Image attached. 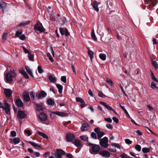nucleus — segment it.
Segmentation results:
<instances>
[{"label": "nucleus", "instance_id": "nucleus-7", "mask_svg": "<svg viewBox=\"0 0 158 158\" xmlns=\"http://www.w3.org/2000/svg\"><path fill=\"white\" fill-rule=\"evenodd\" d=\"M144 2L145 4H148V6L150 7H154L156 4L154 0H144Z\"/></svg>", "mask_w": 158, "mask_h": 158}, {"label": "nucleus", "instance_id": "nucleus-24", "mask_svg": "<svg viewBox=\"0 0 158 158\" xmlns=\"http://www.w3.org/2000/svg\"><path fill=\"white\" fill-rule=\"evenodd\" d=\"M30 23V21H27L24 22H22L17 26V27H23L26 25H28Z\"/></svg>", "mask_w": 158, "mask_h": 158}, {"label": "nucleus", "instance_id": "nucleus-8", "mask_svg": "<svg viewBox=\"0 0 158 158\" xmlns=\"http://www.w3.org/2000/svg\"><path fill=\"white\" fill-rule=\"evenodd\" d=\"M75 137L74 134L69 133L66 135V139L67 141L70 142L73 141L75 139Z\"/></svg>", "mask_w": 158, "mask_h": 158}, {"label": "nucleus", "instance_id": "nucleus-6", "mask_svg": "<svg viewBox=\"0 0 158 158\" xmlns=\"http://www.w3.org/2000/svg\"><path fill=\"white\" fill-rule=\"evenodd\" d=\"M94 131L96 133L98 139H100L105 135V133L103 131H100L99 128H95Z\"/></svg>", "mask_w": 158, "mask_h": 158}, {"label": "nucleus", "instance_id": "nucleus-50", "mask_svg": "<svg viewBox=\"0 0 158 158\" xmlns=\"http://www.w3.org/2000/svg\"><path fill=\"white\" fill-rule=\"evenodd\" d=\"M61 81L64 83L66 82V77L65 76H62L61 78Z\"/></svg>", "mask_w": 158, "mask_h": 158}, {"label": "nucleus", "instance_id": "nucleus-44", "mask_svg": "<svg viewBox=\"0 0 158 158\" xmlns=\"http://www.w3.org/2000/svg\"><path fill=\"white\" fill-rule=\"evenodd\" d=\"M111 145L113 147H115L117 148L120 149V145L118 143H112Z\"/></svg>", "mask_w": 158, "mask_h": 158}, {"label": "nucleus", "instance_id": "nucleus-21", "mask_svg": "<svg viewBox=\"0 0 158 158\" xmlns=\"http://www.w3.org/2000/svg\"><path fill=\"white\" fill-rule=\"evenodd\" d=\"M16 104L19 107H21L23 105V103L21 100L19 99H17L16 100Z\"/></svg>", "mask_w": 158, "mask_h": 158}, {"label": "nucleus", "instance_id": "nucleus-60", "mask_svg": "<svg viewBox=\"0 0 158 158\" xmlns=\"http://www.w3.org/2000/svg\"><path fill=\"white\" fill-rule=\"evenodd\" d=\"M112 119L116 123H117L118 121V119L115 117H113L112 118Z\"/></svg>", "mask_w": 158, "mask_h": 158}, {"label": "nucleus", "instance_id": "nucleus-58", "mask_svg": "<svg viewBox=\"0 0 158 158\" xmlns=\"http://www.w3.org/2000/svg\"><path fill=\"white\" fill-rule=\"evenodd\" d=\"M24 132L27 134L28 136H29L31 134V133L29 130H25L24 131Z\"/></svg>", "mask_w": 158, "mask_h": 158}, {"label": "nucleus", "instance_id": "nucleus-25", "mask_svg": "<svg viewBox=\"0 0 158 158\" xmlns=\"http://www.w3.org/2000/svg\"><path fill=\"white\" fill-rule=\"evenodd\" d=\"M37 133L41 136L43 137L44 138L47 139H48V136L44 133L40 132L39 131L37 132Z\"/></svg>", "mask_w": 158, "mask_h": 158}, {"label": "nucleus", "instance_id": "nucleus-5", "mask_svg": "<svg viewBox=\"0 0 158 158\" xmlns=\"http://www.w3.org/2000/svg\"><path fill=\"white\" fill-rule=\"evenodd\" d=\"M34 29L35 30L38 31L40 32L44 31V28L41 23H37L34 27Z\"/></svg>", "mask_w": 158, "mask_h": 158}, {"label": "nucleus", "instance_id": "nucleus-20", "mask_svg": "<svg viewBox=\"0 0 158 158\" xmlns=\"http://www.w3.org/2000/svg\"><path fill=\"white\" fill-rule=\"evenodd\" d=\"M99 153L103 156L108 157L110 155V153L107 151H101Z\"/></svg>", "mask_w": 158, "mask_h": 158}, {"label": "nucleus", "instance_id": "nucleus-55", "mask_svg": "<svg viewBox=\"0 0 158 158\" xmlns=\"http://www.w3.org/2000/svg\"><path fill=\"white\" fill-rule=\"evenodd\" d=\"M60 31L61 34L63 35L64 34V29L62 28H60Z\"/></svg>", "mask_w": 158, "mask_h": 158}, {"label": "nucleus", "instance_id": "nucleus-59", "mask_svg": "<svg viewBox=\"0 0 158 158\" xmlns=\"http://www.w3.org/2000/svg\"><path fill=\"white\" fill-rule=\"evenodd\" d=\"M104 120L106 121L109 123H111L112 122V119L110 118H105Z\"/></svg>", "mask_w": 158, "mask_h": 158}, {"label": "nucleus", "instance_id": "nucleus-4", "mask_svg": "<svg viewBox=\"0 0 158 158\" xmlns=\"http://www.w3.org/2000/svg\"><path fill=\"white\" fill-rule=\"evenodd\" d=\"M3 104L5 106L4 107L2 103L0 102V108H3L6 111V112L8 113L10 111V106L8 104L6 100L3 101Z\"/></svg>", "mask_w": 158, "mask_h": 158}, {"label": "nucleus", "instance_id": "nucleus-38", "mask_svg": "<svg viewBox=\"0 0 158 158\" xmlns=\"http://www.w3.org/2000/svg\"><path fill=\"white\" fill-rule=\"evenodd\" d=\"M142 151L144 153H147L150 152V149L149 148H143Z\"/></svg>", "mask_w": 158, "mask_h": 158}, {"label": "nucleus", "instance_id": "nucleus-37", "mask_svg": "<svg viewBox=\"0 0 158 158\" xmlns=\"http://www.w3.org/2000/svg\"><path fill=\"white\" fill-rule=\"evenodd\" d=\"M100 58L103 60H105L106 59V55L100 53L99 55Z\"/></svg>", "mask_w": 158, "mask_h": 158}, {"label": "nucleus", "instance_id": "nucleus-45", "mask_svg": "<svg viewBox=\"0 0 158 158\" xmlns=\"http://www.w3.org/2000/svg\"><path fill=\"white\" fill-rule=\"evenodd\" d=\"M38 71V73H41L43 72V70L41 68V67L40 66H39L37 68Z\"/></svg>", "mask_w": 158, "mask_h": 158}, {"label": "nucleus", "instance_id": "nucleus-52", "mask_svg": "<svg viewBox=\"0 0 158 158\" xmlns=\"http://www.w3.org/2000/svg\"><path fill=\"white\" fill-rule=\"evenodd\" d=\"M125 142L127 144H130L132 143L131 141L127 139H125Z\"/></svg>", "mask_w": 158, "mask_h": 158}, {"label": "nucleus", "instance_id": "nucleus-62", "mask_svg": "<svg viewBox=\"0 0 158 158\" xmlns=\"http://www.w3.org/2000/svg\"><path fill=\"white\" fill-rule=\"evenodd\" d=\"M85 102L84 100H83L82 102H81V106L82 108H83L85 105Z\"/></svg>", "mask_w": 158, "mask_h": 158}, {"label": "nucleus", "instance_id": "nucleus-29", "mask_svg": "<svg viewBox=\"0 0 158 158\" xmlns=\"http://www.w3.org/2000/svg\"><path fill=\"white\" fill-rule=\"evenodd\" d=\"M38 93H35L34 91H32L30 94V96L33 98V99L35 100L36 98L37 94Z\"/></svg>", "mask_w": 158, "mask_h": 158}, {"label": "nucleus", "instance_id": "nucleus-48", "mask_svg": "<svg viewBox=\"0 0 158 158\" xmlns=\"http://www.w3.org/2000/svg\"><path fill=\"white\" fill-rule=\"evenodd\" d=\"M22 48H23L24 52L26 53H27L28 54L30 53V52L24 46H22Z\"/></svg>", "mask_w": 158, "mask_h": 158}, {"label": "nucleus", "instance_id": "nucleus-42", "mask_svg": "<svg viewBox=\"0 0 158 158\" xmlns=\"http://www.w3.org/2000/svg\"><path fill=\"white\" fill-rule=\"evenodd\" d=\"M151 76L152 79L153 80L158 83V81L157 79L155 77L153 73L152 72L151 73Z\"/></svg>", "mask_w": 158, "mask_h": 158}, {"label": "nucleus", "instance_id": "nucleus-54", "mask_svg": "<svg viewBox=\"0 0 158 158\" xmlns=\"http://www.w3.org/2000/svg\"><path fill=\"white\" fill-rule=\"evenodd\" d=\"M120 157L122 158H128L127 155L125 153L121 154L120 155Z\"/></svg>", "mask_w": 158, "mask_h": 158}, {"label": "nucleus", "instance_id": "nucleus-9", "mask_svg": "<svg viewBox=\"0 0 158 158\" xmlns=\"http://www.w3.org/2000/svg\"><path fill=\"white\" fill-rule=\"evenodd\" d=\"M52 113L61 117H66L68 116V113L60 111L52 112Z\"/></svg>", "mask_w": 158, "mask_h": 158}, {"label": "nucleus", "instance_id": "nucleus-27", "mask_svg": "<svg viewBox=\"0 0 158 158\" xmlns=\"http://www.w3.org/2000/svg\"><path fill=\"white\" fill-rule=\"evenodd\" d=\"M88 54L90 58L91 61L94 57V52L91 50L89 49L88 50Z\"/></svg>", "mask_w": 158, "mask_h": 158}, {"label": "nucleus", "instance_id": "nucleus-13", "mask_svg": "<svg viewBox=\"0 0 158 158\" xmlns=\"http://www.w3.org/2000/svg\"><path fill=\"white\" fill-rule=\"evenodd\" d=\"M9 140L10 143L12 144H16L19 143L20 142V140L18 138H14L13 139L10 138Z\"/></svg>", "mask_w": 158, "mask_h": 158}, {"label": "nucleus", "instance_id": "nucleus-19", "mask_svg": "<svg viewBox=\"0 0 158 158\" xmlns=\"http://www.w3.org/2000/svg\"><path fill=\"white\" fill-rule=\"evenodd\" d=\"M39 117L40 119L43 121H46L47 119V116L46 114L43 112L40 113Z\"/></svg>", "mask_w": 158, "mask_h": 158}, {"label": "nucleus", "instance_id": "nucleus-51", "mask_svg": "<svg viewBox=\"0 0 158 158\" xmlns=\"http://www.w3.org/2000/svg\"><path fill=\"white\" fill-rule=\"evenodd\" d=\"M54 155L56 158H61L62 157V156L57 152L54 154Z\"/></svg>", "mask_w": 158, "mask_h": 158}, {"label": "nucleus", "instance_id": "nucleus-23", "mask_svg": "<svg viewBox=\"0 0 158 158\" xmlns=\"http://www.w3.org/2000/svg\"><path fill=\"white\" fill-rule=\"evenodd\" d=\"M6 6V3L2 0H0V9H5Z\"/></svg>", "mask_w": 158, "mask_h": 158}, {"label": "nucleus", "instance_id": "nucleus-15", "mask_svg": "<svg viewBox=\"0 0 158 158\" xmlns=\"http://www.w3.org/2000/svg\"><path fill=\"white\" fill-rule=\"evenodd\" d=\"M28 142L35 148L38 150L42 149V147L37 143L31 141H29Z\"/></svg>", "mask_w": 158, "mask_h": 158}, {"label": "nucleus", "instance_id": "nucleus-28", "mask_svg": "<svg viewBox=\"0 0 158 158\" xmlns=\"http://www.w3.org/2000/svg\"><path fill=\"white\" fill-rule=\"evenodd\" d=\"M91 34L92 39L94 40H96L97 38L95 34L94 29H92L91 32Z\"/></svg>", "mask_w": 158, "mask_h": 158}, {"label": "nucleus", "instance_id": "nucleus-22", "mask_svg": "<svg viewBox=\"0 0 158 158\" xmlns=\"http://www.w3.org/2000/svg\"><path fill=\"white\" fill-rule=\"evenodd\" d=\"M99 3L96 1H94L92 3V6L95 10H99L98 6Z\"/></svg>", "mask_w": 158, "mask_h": 158}, {"label": "nucleus", "instance_id": "nucleus-16", "mask_svg": "<svg viewBox=\"0 0 158 158\" xmlns=\"http://www.w3.org/2000/svg\"><path fill=\"white\" fill-rule=\"evenodd\" d=\"M47 95L46 93L43 90L41 91L40 93H38V98L39 99H41L42 97L44 98Z\"/></svg>", "mask_w": 158, "mask_h": 158}, {"label": "nucleus", "instance_id": "nucleus-2", "mask_svg": "<svg viewBox=\"0 0 158 158\" xmlns=\"http://www.w3.org/2000/svg\"><path fill=\"white\" fill-rule=\"evenodd\" d=\"M92 146L91 148L89 150L90 153L92 154H97L100 149V146L97 144L92 143V145H89Z\"/></svg>", "mask_w": 158, "mask_h": 158}, {"label": "nucleus", "instance_id": "nucleus-32", "mask_svg": "<svg viewBox=\"0 0 158 158\" xmlns=\"http://www.w3.org/2000/svg\"><path fill=\"white\" fill-rule=\"evenodd\" d=\"M56 86L58 89V92L60 93L62 92L63 90V86L59 84H57L56 85Z\"/></svg>", "mask_w": 158, "mask_h": 158}, {"label": "nucleus", "instance_id": "nucleus-64", "mask_svg": "<svg viewBox=\"0 0 158 158\" xmlns=\"http://www.w3.org/2000/svg\"><path fill=\"white\" fill-rule=\"evenodd\" d=\"M109 150L110 151L114 152H115L117 151L116 149L114 148H109Z\"/></svg>", "mask_w": 158, "mask_h": 158}, {"label": "nucleus", "instance_id": "nucleus-47", "mask_svg": "<svg viewBox=\"0 0 158 158\" xmlns=\"http://www.w3.org/2000/svg\"><path fill=\"white\" fill-rule=\"evenodd\" d=\"M28 57L29 59L31 61H33L34 56L32 55L30 53L28 54Z\"/></svg>", "mask_w": 158, "mask_h": 158}, {"label": "nucleus", "instance_id": "nucleus-17", "mask_svg": "<svg viewBox=\"0 0 158 158\" xmlns=\"http://www.w3.org/2000/svg\"><path fill=\"white\" fill-rule=\"evenodd\" d=\"M23 96L25 102H28L30 101V99L28 93H24L23 94Z\"/></svg>", "mask_w": 158, "mask_h": 158}, {"label": "nucleus", "instance_id": "nucleus-12", "mask_svg": "<svg viewBox=\"0 0 158 158\" xmlns=\"http://www.w3.org/2000/svg\"><path fill=\"white\" fill-rule=\"evenodd\" d=\"M80 138L82 140L86 142L88 145H92V143L89 142L88 137L86 135H81L80 136Z\"/></svg>", "mask_w": 158, "mask_h": 158}, {"label": "nucleus", "instance_id": "nucleus-31", "mask_svg": "<svg viewBox=\"0 0 158 158\" xmlns=\"http://www.w3.org/2000/svg\"><path fill=\"white\" fill-rule=\"evenodd\" d=\"M48 79L50 81L52 82H55L56 81V79L51 75H50L48 76Z\"/></svg>", "mask_w": 158, "mask_h": 158}, {"label": "nucleus", "instance_id": "nucleus-11", "mask_svg": "<svg viewBox=\"0 0 158 158\" xmlns=\"http://www.w3.org/2000/svg\"><path fill=\"white\" fill-rule=\"evenodd\" d=\"M12 93V90L8 89H4V93L7 98H10Z\"/></svg>", "mask_w": 158, "mask_h": 158}, {"label": "nucleus", "instance_id": "nucleus-18", "mask_svg": "<svg viewBox=\"0 0 158 158\" xmlns=\"http://www.w3.org/2000/svg\"><path fill=\"white\" fill-rule=\"evenodd\" d=\"M99 103L101 104L102 105L104 106L108 110L112 111L113 109L111 107H110V106H109V105H108L105 102H100Z\"/></svg>", "mask_w": 158, "mask_h": 158}, {"label": "nucleus", "instance_id": "nucleus-57", "mask_svg": "<svg viewBox=\"0 0 158 158\" xmlns=\"http://www.w3.org/2000/svg\"><path fill=\"white\" fill-rule=\"evenodd\" d=\"M98 95L100 97L104 98L106 97V95H104L102 93L99 91V93H98Z\"/></svg>", "mask_w": 158, "mask_h": 158}, {"label": "nucleus", "instance_id": "nucleus-53", "mask_svg": "<svg viewBox=\"0 0 158 158\" xmlns=\"http://www.w3.org/2000/svg\"><path fill=\"white\" fill-rule=\"evenodd\" d=\"M151 87L152 89L155 88H157V87L156 86V84L154 82H152L151 85Z\"/></svg>", "mask_w": 158, "mask_h": 158}, {"label": "nucleus", "instance_id": "nucleus-1", "mask_svg": "<svg viewBox=\"0 0 158 158\" xmlns=\"http://www.w3.org/2000/svg\"><path fill=\"white\" fill-rule=\"evenodd\" d=\"M17 75V71L13 70L10 72L7 73L5 75V78L7 82H11L13 77H15Z\"/></svg>", "mask_w": 158, "mask_h": 158}, {"label": "nucleus", "instance_id": "nucleus-30", "mask_svg": "<svg viewBox=\"0 0 158 158\" xmlns=\"http://www.w3.org/2000/svg\"><path fill=\"white\" fill-rule=\"evenodd\" d=\"M56 152L61 155H64L65 154V152L63 150L61 149H57L56 150Z\"/></svg>", "mask_w": 158, "mask_h": 158}, {"label": "nucleus", "instance_id": "nucleus-40", "mask_svg": "<svg viewBox=\"0 0 158 158\" xmlns=\"http://www.w3.org/2000/svg\"><path fill=\"white\" fill-rule=\"evenodd\" d=\"M22 33V30L17 31L16 32L15 35L17 37H19Z\"/></svg>", "mask_w": 158, "mask_h": 158}, {"label": "nucleus", "instance_id": "nucleus-46", "mask_svg": "<svg viewBox=\"0 0 158 158\" xmlns=\"http://www.w3.org/2000/svg\"><path fill=\"white\" fill-rule=\"evenodd\" d=\"M91 137L93 139H96L97 135L94 132H92L91 134Z\"/></svg>", "mask_w": 158, "mask_h": 158}, {"label": "nucleus", "instance_id": "nucleus-14", "mask_svg": "<svg viewBox=\"0 0 158 158\" xmlns=\"http://www.w3.org/2000/svg\"><path fill=\"white\" fill-rule=\"evenodd\" d=\"M26 115V114L24 111L22 110L19 111L17 113L18 116L20 119H23L24 118Z\"/></svg>", "mask_w": 158, "mask_h": 158}, {"label": "nucleus", "instance_id": "nucleus-39", "mask_svg": "<svg viewBox=\"0 0 158 158\" xmlns=\"http://www.w3.org/2000/svg\"><path fill=\"white\" fill-rule=\"evenodd\" d=\"M7 37V33H4L2 35V40L3 41H5Z\"/></svg>", "mask_w": 158, "mask_h": 158}, {"label": "nucleus", "instance_id": "nucleus-61", "mask_svg": "<svg viewBox=\"0 0 158 158\" xmlns=\"http://www.w3.org/2000/svg\"><path fill=\"white\" fill-rule=\"evenodd\" d=\"M64 35L66 36H68L69 35L68 30L67 29H64Z\"/></svg>", "mask_w": 158, "mask_h": 158}, {"label": "nucleus", "instance_id": "nucleus-36", "mask_svg": "<svg viewBox=\"0 0 158 158\" xmlns=\"http://www.w3.org/2000/svg\"><path fill=\"white\" fill-rule=\"evenodd\" d=\"M152 65L155 68L157 69H158V65L157 62L155 61H153V60H152Z\"/></svg>", "mask_w": 158, "mask_h": 158}, {"label": "nucleus", "instance_id": "nucleus-63", "mask_svg": "<svg viewBox=\"0 0 158 158\" xmlns=\"http://www.w3.org/2000/svg\"><path fill=\"white\" fill-rule=\"evenodd\" d=\"M19 39L21 40H24L26 38L25 36L24 35H22L19 37Z\"/></svg>", "mask_w": 158, "mask_h": 158}, {"label": "nucleus", "instance_id": "nucleus-49", "mask_svg": "<svg viewBox=\"0 0 158 158\" xmlns=\"http://www.w3.org/2000/svg\"><path fill=\"white\" fill-rule=\"evenodd\" d=\"M84 100L82 98H79V97H76V100L77 102H79L81 103Z\"/></svg>", "mask_w": 158, "mask_h": 158}, {"label": "nucleus", "instance_id": "nucleus-10", "mask_svg": "<svg viewBox=\"0 0 158 158\" xmlns=\"http://www.w3.org/2000/svg\"><path fill=\"white\" fill-rule=\"evenodd\" d=\"M89 128V125L87 123L83 121V123L81 127V130L82 131H86L88 130Z\"/></svg>", "mask_w": 158, "mask_h": 158}, {"label": "nucleus", "instance_id": "nucleus-33", "mask_svg": "<svg viewBox=\"0 0 158 158\" xmlns=\"http://www.w3.org/2000/svg\"><path fill=\"white\" fill-rule=\"evenodd\" d=\"M74 144L76 147H78L81 145V142L78 139L75 140Z\"/></svg>", "mask_w": 158, "mask_h": 158}, {"label": "nucleus", "instance_id": "nucleus-34", "mask_svg": "<svg viewBox=\"0 0 158 158\" xmlns=\"http://www.w3.org/2000/svg\"><path fill=\"white\" fill-rule=\"evenodd\" d=\"M47 102L48 104L50 105H54L55 104L54 100L52 99H48L47 100Z\"/></svg>", "mask_w": 158, "mask_h": 158}, {"label": "nucleus", "instance_id": "nucleus-43", "mask_svg": "<svg viewBox=\"0 0 158 158\" xmlns=\"http://www.w3.org/2000/svg\"><path fill=\"white\" fill-rule=\"evenodd\" d=\"M135 149L138 152H140L141 151V147L138 144L136 145L135 147Z\"/></svg>", "mask_w": 158, "mask_h": 158}, {"label": "nucleus", "instance_id": "nucleus-26", "mask_svg": "<svg viewBox=\"0 0 158 158\" xmlns=\"http://www.w3.org/2000/svg\"><path fill=\"white\" fill-rule=\"evenodd\" d=\"M25 69L27 73L29 74L30 75L33 77V74L32 73L31 71L30 68L27 66H25Z\"/></svg>", "mask_w": 158, "mask_h": 158}, {"label": "nucleus", "instance_id": "nucleus-35", "mask_svg": "<svg viewBox=\"0 0 158 158\" xmlns=\"http://www.w3.org/2000/svg\"><path fill=\"white\" fill-rule=\"evenodd\" d=\"M36 109L37 110L40 111H42L43 110V107L41 105L37 104H36Z\"/></svg>", "mask_w": 158, "mask_h": 158}, {"label": "nucleus", "instance_id": "nucleus-3", "mask_svg": "<svg viewBox=\"0 0 158 158\" xmlns=\"http://www.w3.org/2000/svg\"><path fill=\"white\" fill-rule=\"evenodd\" d=\"M108 138L107 137H105L100 139L99 144L104 148H107L109 146V144H108Z\"/></svg>", "mask_w": 158, "mask_h": 158}, {"label": "nucleus", "instance_id": "nucleus-56", "mask_svg": "<svg viewBox=\"0 0 158 158\" xmlns=\"http://www.w3.org/2000/svg\"><path fill=\"white\" fill-rule=\"evenodd\" d=\"M106 81L108 83V84L109 85L111 86L113 85V82L111 80L109 79H107Z\"/></svg>", "mask_w": 158, "mask_h": 158}, {"label": "nucleus", "instance_id": "nucleus-41", "mask_svg": "<svg viewBox=\"0 0 158 158\" xmlns=\"http://www.w3.org/2000/svg\"><path fill=\"white\" fill-rule=\"evenodd\" d=\"M16 134L15 131H11L10 135V137H15L16 136Z\"/></svg>", "mask_w": 158, "mask_h": 158}]
</instances>
